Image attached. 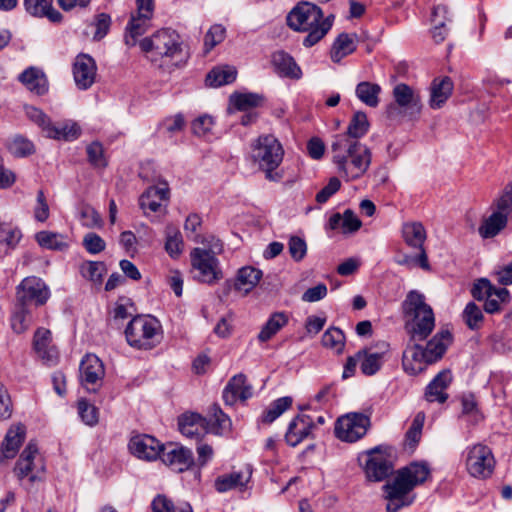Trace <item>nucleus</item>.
Instances as JSON below:
<instances>
[{
    "mask_svg": "<svg viewBox=\"0 0 512 512\" xmlns=\"http://www.w3.org/2000/svg\"><path fill=\"white\" fill-rule=\"evenodd\" d=\"M151 16L142 14L132 15L127 26V33L125 35V43L128 46H134L138 36L144 34L150 27Z\"/></svg>",
    "mask_w": 512,
    "mask_h": 512,
    "instance_id": "39",
    "label": "nucleus"
},
{
    "mask_svg": "<svg viewBox=\"0 0 512 512\" xmlns=\"http://www.w3.org/2000/svg\"><path fill=\"white\" fill-rule=\"evenodd\" d=\"M161 460L176 472H184L194 464L193 452L181 445L170 444L163 447Z\"/></svg>",
    "mask_w": 512,
    "mask_h": 512,
    "instance_id": "17",
    "label": "nucleus"
},
{
    "mask_svg": "<svg viewBox=\"0 0 512 512\" xmlns=\"http://www.w3.org/2000/svg\"><path fill=\"white\" fill-rule=\"evenodd\" d=\"M382 347L383 349L379 352H372L370 349H362L358 351L360 369L364 375L371 376L380 370L383 364V357L389 350V345L387 343H383Z\"/></svg>",
    "mask_w": 512,
    "mask_h": 512,
    "instance_id": "27",
    "label": "nucleus"
},
{
    "mask_svg": "<svg viewBox=\"0 0 512 512\" xmlns=\"http://www.w3.org/2000/svg\"><path fill=\"white\" fill-rule=\"evenodd\" d=\"M462 318L466 325L470 329L474 330L481 326L483 322V313L481 308L474 302H469L462 313Z\"/></svg>",
    "mask_w": 512,
    "mask_h": 512,
    "instance_id": "56",
    "label": "nucleus"
},
{
    "mask_svg": "<svg viewBox=\"0 0 512 512\" xmlns=\"http://www.w3.org/2000/svg\"><path fill=\"white\" fill-rule=\"evenodd\" d=\"M322 345L340 354L345 345V336L340 329L329 328L322 335Z\"/></svg>",
    "mask_w": 512,
    "mask_h": 512,
    "instance_id": "51",
    "label": "nucleus"
},
{
    "mask_svg": "<svg viewBox=\"0 0 512 512\" xmlns=\"http://www.w3.org/2000/svg\"><path fill=\"white\" fill-rule=\"evenodd\" d=\"M508 218L493 211V213L483 220L478 228L480 236L484 239L493 238L498 235L507 225Z\"/></svg>",
    "mask_w": 512,
    "mask_h": 512,
    "instance_id": "40",
    "label": "nucleus"
},
{
    "mask_svg": "<svg viewBox=\"0 0 512 512\" xmlns=\"http://www.w3.org/2000/svg\"><path fill=\"white\" fill-rule=\"evenodd\" d=\"M288 323V318L284 313H273L258 334L260 342H267L275 336L281 328Z\"/></svg>",
    "mask_w": 512,
    "mask_h": 512,
    "instance_id": "43",
    "label": "nucleus"
},
{
    "mask_svg": "<svg viewBox=\"0 0 512 512\" xmlns=\"http://www.w3.org/2000/svg\"><path fill=\"white\" fill-rule=\"evenodd\" d=\"M106 273V267L103 262L85 261L80 265V274L85 279L100 284Z\"/></svg>",
    "mask_w": 512,
    "mask_h": 512,
    "instance_id": "50",
    "label": "nucleus"
},
{
    "mask_svg": "<svg viewBox=\"0 0 512 512\" xmlns=\"http://www.w3.org/2000/svg\"><path fill=\"white\" fill-rule=\"evenodd\" d=\"M207 419L197 413L183 414L179 417L178 425L180 432L188 437L194 438L206 432Z\"/></svg>",
    "mask_w": 512,
    "mask_h": 512,
    "instance_id": "31",
    "label": "nucleus"
},
{
    "mask_svg": "<svg viewBox=\"0 0 512 512\" xmlns=\"http://www.w3.org/2000/svg\"><path fill=\"white\" fill-rule=\"evenodd\" d=\"M31 323L30 312L26 305L18 303L16 310L11 317L12 329L20 334L26 331Z\"/></svg>",
    "mask_w": 512,
    "mask_h": 512,
    "instance_id": "52",
    "label": "nucleus"
},
{
    "mask_svg": "<svg viewBox=\"0 0 512 512\" xmlns=\"http://www.w3.org/2000/svg\"><path fill=\"white\" fill-rule=\"evenodd\" d=\"M356 50V35L341 33L333 43L330 56L333 62L338 63L344 57Z\"/></svg>",
    "mask_w": 512,
    "mask_h": 512,
    "instance_id": "36",
    "label": "nucleus"
},
{
    "mask_svg": "<svg viewBox=\"0 0 512 512\" xmlns=\"http://www.w3.org/2000/svg\"><path fill=\"white\" fill-rule=\"evenodd\" d=\"M261 278V270L251 266L242 267L237 273L235 289L248 293L259 283Z\"/></svg>",
    "mask_w": 512,
    "mask_h": 512,
    "instance_id": "37",
    "label": "nucleus"
},
{
    "mask_svg": "<svg viewBox=\"0 0 512 512\" xmlns=\"http://www.w3.org/2000/svg\"><path fill=\"white\" fill-rule=\"evenodd\" d=\"M287 23L295 31L308 32L303 40L308 48L318 43L332 27L330 17L323 18L322 10L309 2L297 5L288 14Z\"/></svg>",
    "mask_w": 512,
    "mask_h": 512,
    "instance_id": "4",
    "label": "nucleus"
},
{
    "mask_svg": "<svg viewBox=\"0 0 512 512\" xmlns=\"http://www.w3.org/2000/svg\"><path fill=\"white\" fill-rule=\"evenodd\" d=\"M37 453V445L33 442H29L21 453L14 469V472L19 479L28 477L30 482H34L39 479L38 473L34 472V458Z\"/></svg>",
    "mask_w": 512,
    "mask_h": 512,
    "instance_id": "25",
    "label": "nucleus"
},
{
    "mask_svg": "<svg viewBox=\"0 0 512 512\" xmlns=\"http://www.w3.org/2000/svg\"><path fill=\"white\" fill-rule=\"evenodd\" d=\"M452 340V334L445 329L436 333L425 346L419 341H409L402 356L403 370L412 376L424 372L429 365L442 359Z\"/></svg>",
    "mask_w": 512,
    "mask_h": 512,
    "instance_id": "3",
    "label": "nucleus"
},
{
    "mask_svg": "<svg viewBox=\"0 0 512 512\" xmlns=\"http://www.w3.org/2000/svg\"><path fill=\"white\" fill-rule=\"evenodd\" d=\"M151 506L153 512H192V508L189 504L175 506L173 501L165 495L155 497Z\"/></svg>",
    "mask_w": 512,
    "mask_h": 512,
    "instance_id": "54",
    "label": "nucleus"
},
{
    "mask_svg": "<svg viewBox=\"0 0 512 512\" xmlns=\"http://www.w3.org/2000/svg\"><path fill=\"white\" fill-rule=\"evenodd\" d=\"M35 239L39 246L49 250L64 251L69 247L67 236L57 232L40 231Z\"/></svg>",
    "mask_w": 512,
    "mask_h": 512,
    "instance_id": "38",
    "label": "nucleus"
},
{
    "mask_svg": "<svg viewBox=\"0 0 512 512\" xmlns=\"http://www.w3.org/2000/svg\"><path fill=\"white\" fill-rule=\"evenodd\" d=\"M495 212L508 216L512 213V182L506 185L501 195L494 201Z\"/></svg>",
    "mask_w": 512,
    "mask_h": 512,
    "instance_id": "57",
    "label": "nucleus"
},
{
    "mask_svg": "<svg viewBox=\"0 0 512 512\" xmlns=\"http://www.w3.org/2000/svg\"><path fill=\"white\" fill-rule=\"evenodd\" d=\"M237 76L235 67L224 65L212 69L206 77V83L212 87H219L222 85L232 83Z\"/></svg>",
    "mask_w": 512,
    "mask_h": 512,
    "instance_id": "41",
    "label": "nucleus"
},
{
    "mask_svg": "<svg viewBox=\"0 0 512 512\" xmlns=\"http://www.w3.org/2000/svg\"><path fill=\"white\" fill-rule=\"evenodd\" d=\"M50 292L44 281L38 277H27L17 287V301L28 305L35 303L40 306L46 303Z\"/></svg>",
    "mask_w": 512,
    "mask_h": 512,
    "instance_id": "15",
    "label": "nucleus"
},
{
    "mask_svg": "<svg viewBox=\"0 0 512 512\" xmlns=\"http://www.w3.org/2000/svg\"><path fill=\"white\" fill-rule=\"evenodd\" d=\"M81 130L77 123L65 121L58 124L48 123L45 126V134L49 138L72 141L80 136Z\"/></svg>",
    "mask_w": 512,
    "mask_h": 512,
    "instance_id": "33",
    "label": "nucleus"
},
{
    "mask_svg": "<svg viewBox=\"0 0 512 512\" xmlns=\"http://www.w3.org/2000/svg\"><path fill=\"white\" fill-rule=\"evenodd\" d=\"M166 242L165 250L172 257L177 258L183 251V238L180 231L172 226L168 225L165 229Z\"/></svg>",
    "mask_w": 512,
    "mask_h": 512,
    "instance_id": "46",
    "label": "nucleus"
},
{
    "mask_svg": "<svg viewBox=\"0 0 512 512\" xmlns=\"http://www.w3.org/2000/svg\"><path fill=\"white\" fill-rule=\"evenodd\" d=\"M51 332L45 328H39L34 334L33 345L36 353L45 361L55 363L57 350L51 345Z\"/></svg>",
    "mask_w": 512,
    "mask_h": 512,
    "instance_id": "29",
    "label": "nucleus"
},
{
    "mask_svg": "<svg viewBox=\"0 0 512 512\" xmlns=\"http://www.w3.org/2000/svg\"><path fill=\"white\" fill-rule=\"evenodd\" d=\"M465 464L471 476L485 479L490 477L493 473L495 458L492 450L488 446L475 444L466 449Z\"/></svg>",
    "mask_w": 512,
    "mask_h": 512,
    "instance_id": "11",
    "label": "nucleus"
},
{
    "mask_svg": "<svg viewBox=\"0 0 512 512\" xmlns=\"http://www.w3.org/2000/svg\"><path fill=\"white\" fill-rule=\"evenodd\" d=\"M169 199V188L166 182L159 186L149 187L139 198V205L145 214L159 212L163 202Z\"/></svg>",
    "mask_w": 512,
    "mask_h": 512,
    "instance_id": "21",
    "label": "nucleus"
},
{
    "mask_svg": "<svg viewBox=\"0 0 512 512\" xmlns=\"http://www.w3.org/2000/svg\"><path fill=\"white\" fill-rule=\"evenodd\" d=\"M288 251L292 259L301 261L307 253V244L303 238L292 236L288 242Z\"/></svg>",
    "mask_w": 512,
    "mask_h": 512,
    "instance_id": "64",
    "label": "nucleus"
},
{
    "mask_svg": "<svg viewBox=\"0 0 512 512\" xmlns=\"http://www.w3.org/2000/svg\"><path fill=\"white\" fill-rule=\"evenodd\" d=\"M451 371L444 369L440 371L425 389V399L428 402L444 403L448 399L446 389L452 383Z\"/></svg>",
    "mask_w": 512,
    "mask_h": 512,
    "instance_id": "23",
    "label": "nucleus"
},
{
    "mask_svg": "<svg viewBox=\"0 0 512 512\" xmlns=\"http://www.w3.org/2000/svg\"><path fill=\"white\" fill-rule=\"evenodd\" d=\"M225 28L220 24L213 25L204 37V53H209L225 39Z\"/></svg>",
    "mask_w": 512,
    "mask_h": 512,
    "instance_id": "58",
    "label": "nucleus"
},
{
    "mask_svg": "<svg viewBox=\"0 0 512 512\" xmlns=\"http://www.w3.org/2000/svg\"><path fill=\"white\" fill-rule=\"evenodd\" d=\"M430 475L431 469L425 461H414L398 469L383 486L386 511L398 512L410 506L415 500L414 488L425 483Z\"/></svg>",
    "mask_w": 512,
    "mask_h": 512,
    "instance_id": "1",
    "label": "nucleus"
},
{
    "mask_svg": "<svg viewBox=\"0 0 512 512\" xmlns=\"http://www.w3.org/2000/svg\"><path fill=\"white\" fill-rule=\"evenodd\" d=\"M19 80L28 90L44 95L48 91V80L44 72L35 67H29L19 75Z\"/></svg>",
    "mask_w": 512,
    "mask_h": 512,
    "instance_id": "30",
    "label": "nucleus"
},
{
    "mask_svg": "<svg viewBox=\"0 0 512 512\" xmlns=\"http://www.w3.org/2000/svg\"><path fill=\"white\" fill-rule=\"evenodd\" d=\"M356 96L369 107H376L379 104L381 87L378 84L368 81L360 82L356 86Z\"/></svg>",
    "mask_w": 512,
    "mask_h": 512,
    "instance_id": "44",
    "label": "nucleus"
},
{
    "mask_svg": "<svg viewBox=\"0 0 512 512\" xmlns=\"http://www.w3.org/2000/svg\"><path fill=\"white\" fill-rule=\"evenodd\" d=\"M509 300V291L504 287L497 288L491 293V297H487L485 299L484 310L487 313H496L500 311L501 305L508 303Z\"/></svg>",
    "mask_w": 512,
    "mask_h": 512,
    "instance_id": "53",
    "label": "nucleus"
},
{
    "mask_svg": "<svg viewBox=\"0 0 512 512\" xmlns=\"http://www.w3.org/2000/svg\"><path fill=\"white\" fill-rule=\"evenodd\" d=\"M25 438V429L23 426L18 425L16 427L10 428L4 441L2 443L0 460L2 459H10L15 457L17 454L19 447Z\"/></svg>",
    "mask_w": 512,
    "mask_h": 512,
    "instance_id": "34",
    "label": "nucleus"
},
{
    "mask_svg": "<svg viewBox=\"0 0 512 512\" xmlns=\"http://www.w3.org/2000/svg\"><path fill=\"white\" fill-rule=\"evenodd\" d=\"M78 413L85 424L94 426L98 423V409L87 401L80 400L78 402Z\"/></svg>",
    "mask_w": 512,
    "mask_h": 512,
    "instance_id": "61",
    "label": "nucleus"
},
{
    "mask_svg": "<svg viewBox=\"0 0 512 512\" xmlns=\"http://www.w3.org/2000/svg\"><path fill=\"white\" fill-rule=\"evenodd\" d=\"M26 11L34 17L47 18L53 23L62 21V14L53 7V0H24Z\"/></svg>",
    "mask_w": 512,
    "mask_h": 512,
    "instance_id": "28",
    "label": "nucleus"
},
{
    "mask_svg": "<svg viewBox=\"0 0 512 512\" xmlns=\"http://www.w3.org/2000/svg\"><path fill=\"white\" fill-rule=\"evenodd\" d=\"M79 214L82 225L87 228L99 227L102 224L101 216L90 205L83 204L79 209Z\"/></svg>",
    "mask_w": 512,
    "mask_h": 512,
    "instance_id": "59",
    "label": "nucleus"
},
{
    "mask_svg": "<svg viewBox=\"0 0 512 512\" xmlns=\"http://www.w3.org/2000/svg\"><path fill=\"white\" fill-rule=\"evenodd\" d=\"M230 102L241 111L257 107L262 102V97L255 93H238L230 97Z\"/></svg>",
    "mask_w": 512,
    "mask_h": 512,
    "instance_id": "55",
    "label": "nucleus"
},
{
    "mask_svg": "<svg viewBox=\"0 0 512 512\" xmlns=\"http://www.w3.org/2000/svg\"><path fill=\"white\" fill-rule=\"evenodd\" d=\"M164 445L150 435H136L129 442V449L136 457L152 461L161 457Z\"/></svg>",
    "mask_w": 512,
    "mask_h": 512,
    "instance_id": "19",
    "label": "nucleus"
},
{
    "mask_svg": "<svg viewBox=\"0 0 512 512\" xmlns=\"http://www.w3.org/2000/svg\"><path fill=\"white\" fill-rule=\"evenodd\" d=\"M128 344L139 350H150L162 339V328L159 321L150 316H135L125 329Z\"/></svg>",
    "mask_w": 512,
    "mask_h": 512,
    "instance_id": "7",
    "label": "nucleus"
},
{
    "mask_svg": "<svg viewBox=\"0 0 512 512\" xmlns=\"http://www.w3.org/2000/svg\"><path fill=\"white\" fill-rule=\"evenodd\" d=\"M250 477L251 471L249 469L246 472L233 471L219 476L215 480V488L218 492H226L237 487H244L249 482Z\"/></svg>",
    "mask_w": 512,
    "mask_h": 512,
    "instance_id": "35",
    "label": "nucleus"
},
{
    "mask_svg": "<svg viewBox=\"0 0 512 512\" xmlns=\"http://www.w3.org/2000/svg\"><path fill=\"white\" fill-rule=\"evenodd\" d=\"M284 150L281 143L273 135H262L252 146V158L259 168L265 172L269 181H280L283 173L276 171L281 164Z\"/></svg>",
    "mask_w": 512,
    "mask_h": 512,
    "instance_id": "6",
    "label": "nucleus"
},
{
    "mask_svg": "<svg viewBox=\"0 0 512 512\" xmlns=\"http://www.w3.org/2000/svg\"><path fill=\"white\" fill-rule=\"evenodd\" d=\"M9 150L15 156L24 157L34 152V145L28 139L16 136L9 143Z\"/></svg>",
    "mask_w": 512,
    "mask_h": 512,
    "instance_id": "60",
    "label": "nucleus"
},
{
    "mask_svg": "<svg viewBox=\"0 0 512 512\" xmlns=\"http://www.w3.org/2000/svg\"><path fill=\"white\" fill-rule=\"evenodd\" d=\"M402 233L406 244L419 250L418 255L407 258L406 261L419 266L423 270L429 271L430 264L427 253L423 247L426 239V230L424 226L420 222L405 223L402 228Z\"/></svg>",
    "mask_w": 512,
    "mask_h": 512,
    "instance_id": "13",
    "label": "nucleus"
},
{
    "mask_svg": "<svg viewBox=\"0 0 512 512\" xmlns=\"http://www.w3.org/2000/svg\"><path fill=\"white\" fill-rule=\"evenodd\" d=\"M404 316L407 318L406 329L411 342L425 340L435 327L432 308L425 302L423 294L410 291L402 303Z\"/></svg>",
    "mask_w": 512,
    "mask_h": 512,
    "instance_id": "5",
    "label": "nucleus"
},
{
    "mask_svg": "<svg viewBox=\"0 0 512 512\" xmlns=\"http://www.w3.org/2000/svg\"><path fill=\"white\" fill-rule=\"evenodd\" d=\"M83 247L90 254H98L104 251L106 247L105 241L96 233H88L83 237Z\"/></svg>",
    "mask_w": 512,
    "mask_h": 512,
    "instance_id": "63",
    "label": "nucleus"
},
{
    "mask_svg": "<svg viewBox=\"0 0 512 512\" xmlns=\"http://www.w3.org/2000/svg\"><path fill=\"white\" fill-rule=\"evenodd\" d=\"M453 82L450 77H437L430 86L429 105L432 109L441 108L453 92Z\"/></svg>",
    "mask_w": 512,
    "mask_h": 512,
    "instance_id": "26",
    "label": "nucleus"
},
{
    "mask_svg": "<svg viewBox=\"0 0 512 512\" xmlns=\"http://www.w3.org/2000/svg\"><path fill=\"white\" fill-rule=\"evenodd\" d=\"M271 64L274 72L280 77L298 80L302 76V71L294 58L282 50L272 54Z\"/></svg>",
    "mask_w": 512,
    "mask_h": 512,
    "instance_id": "24",
    "label": "nucleus"
},
{
    "mask_svg": "<svg viewBox=\"0 0 512 512\" xmlns=\"http://www.w3.org/2000/svg\"><path fill=\"white\" fill-rule=\"evenodd\" d=\"M370 426V418L362 413H348L338 418L335 435L345 442H355L362 438Z\"/></svg>",
    "mask_w": 512,
    "mask_h": 512,
    "instance_id": "12",
    "label": "nucleus"
},
{
    "mask_svg": "<svg viewBox=\"0 0 512 512\" xmlns=\"http://www.w3.org/2000/svg\"><path fill=\"white\" fill-rule=\"evenodd\" d=\"M314 428L315 423L310 415L298 414L288 425L285 441L288 445L296 447L311 435Z\"/></svg>",
    "mask_w": 512,
    "mask_h": 512,
    "instance_id": "20",
    "label": "nucleus"
},
{
    "mask_svg": "<svg viewBox=\"0 0 512 512\" xmlns=\"http://www.w3.org/2000/svg\"><path fill=\"white\" fill-rule=\"evenodd\" d=\"M21 238L20 229L7 223H0V248H3L5 253L14 249Z\"/></svg>",
    "mask_w": 512,
    "mask_h": 512,
    "instance_id": "45",
    "label": "nucleus"
},
{
    "mask_svg": "<svg viewBox=\"0 0 512 512\" xmlns=\"http://www.w3.org/2000/svg\"><path fill=\"white\" fill-rule=\"evenodd\" d=\"M394 103L387 107L389 117L399 115L408 116L410 119L420 115L422 109L421 97L412 87L405 83H399L393 88Z\"/></svg>",
    "mask_w": 512,
    "mask_h": 512,
    "instance_id": "10",
    "label": "nucleus"
},
{
    "mask_svg": "<svg viewBox=\"0 0 512 512\" xmlns=\"http://www.w3.org/2000/svg\"><path fill=\"white\" fill-rule=\"evenodd\" d=\"M209 424H206V432L215 435H226L231 431L232 422L230 418L214 404L209 410V418H206Z\"/></svg>",
    "mask_w": 512,
    "mask_h": 512,
    "instance_id": "32",
    "label": "nucleus"
},
{
    "mask_svg": "<svg viewBox=\"0 0 512 512\" xmlns=\"http://www.w3.org/2000/svg\"><path fill=\"white\" fill-rule=\"evenodd\" d=\"M425 421V414L419 412L414 417L412 424L405 435V446L410 450H414L419 443L422 435V429Z\"/></svg>",
    "mask_w": 512,
    "mask_h": 512,
    "instance_id": "49",
    "label": "nucleus"
},
{
    "mask_svg": "<svg viewBox=\"0 0 512 512\" xmlns=\"http://www.w3.org/2000/svg\"><path fill=\"white\" fill-rule=\"evenodd\" d=\"M330 150L338 174L346 181L361 178L371 164V150L347 135L334 136Z\"/></svg>",
    "mask_w": 512,
    "mask_h": 512,
    "instance_id": "2",
    "label": "nucleus"
},
{
    "mask_svg": "<svg viewBox=\"0 0 512 512\" xmlns=\"http://www.w3.org/2000/svg\"><path fill=\"white\" fill-rule=\"evenodd\" d=\"M292 398L289 396L281 397L273 401L262 415V422L270 424L288 410L292 405Z\"/></svg>",
    "mask_w": 512,
    "mask_h": 512,
    "instance_id": "47",
    "label": "nucleus"
},
{
    "mask_svg": "<svg viewBox=\"0 0 512 512\" xmlns=\"http://www.w3.org/2000/svg\"><path fill=\"white\" fill-rule=\"evenodd\" d=\"M190 261L195 272L194 277L199 282L211 285L223 278L220 262L214 251L196 247L190 252Z\"/></svg>",
    "mask_w": 512,
    "mask_h": 512,
    "instance_id": "9",
    "label": "nucleus"
},
{
    "mask_svg": "<svg viewBox=\"0 0 512 512\" xmlns=\"http://www.w3.org/2000/svg\"><path fill=\"white\" fill-rule=\"evenodd\" d=\"M140 47L142 51L150 54L152 61L163 58L172 59L182 53L180 36L171 29L158 30L151 37L142 39Z\"/></svg>",
    "mask_w": 512,
    "mask_h": 512,
    "instance_id": "8",
    "label": "nucleus"
},
{
    "mask_svg": "<svg viewBox=\"0 0 512 512\" xmlns=\"http://www.w3.org/2000/svg\"><path fill=\"white\" fill-rule=\"evenodd\" d=\"M244 374L233 376L223 390L226 405H234L238 400L246 401L252 396V387L246 383Z\"/></svg>",
    "mask_w": 512,
    "mask_h": 512,
    "instance_id": "22",
    "label": "nucleus"
},
{
    "mask_svg": "<svg viewBox=\"0 0 512 512\" xmlns=\"http://www.w3.org/2000/svg\"><path fill=\"white\" fill-rule=\"evenodd\" d=\"M447 15L448 8L445 5H438L433 9L432 22L434 26L432 29V37L436 43H441L446 38V21L450 20Z\"/></svg>",
    "mask_w": 512,
    "mask_h": 512,
    "instance_id": "42",
    "label": "nucleus"
},
{
    "mask_svg": "<svg viewBox=\"0 0 512 512\" xmlns=\"http://www.w3.org/2000/svg\"><path fill=\"white\" fill-rule=\"evenodd\" d=\"M105 369L102 361L94 354H87L80 363V379L82 385L91 391L102 384Z\"/></svg>",
    "mask_w": 512,
    "mask_h": 512,
    "instance_id": "16",
    "label": "nucleus"
},
{
    "mask_svg": "<svg viewBox=\"0 0 512 512\" xmlns=\"http://www.w3.org/2000/svg\"><path fill=\"white\" fill-rule=\"evenodd\" d=\"M96 72L95 60L90 55L81 53L76 56L73 63V77L79 89L90 88L95 82Z\"/></svg>",
    "mask_w": 512,
    "mask_h": 512,
    "instance_id": "18",
    "label": "nucleus"
},
{
    "mask_svg": "<svg viewBox=\"0 0 512 512\" xmlns=\"http://www.w3.org/2000/svg\"><path fill=\"white\" fill-rule=\"evenodd\" d=\"M393 471L391 449L378 446L368 451V459L365 464V474L371 481H382Z\"/></svg>",
    "mask_w": 512,
    "mask_h": 512,
    "instance_id": "14",
    "label": "nucleus"
},
{
    "mask_svg": "<svg viewBox=\"0 0 512 512\" xmlns=\"http://www.w3.org/2000/svg\"><path fill=\"white\" fill-rule=\"evenodd\" d=\"M368 128L369 123L366 114L359 111L353 115L346 133H342L341 135H347L353 139L359 140L368 132Z\"/></svg>",
    "mask_w": 512,
    "mask_h": 512,
    "instance_id": "48",
    "label": "nucleus"
},
{
    "mask_svg": "<svg viewBox=\"0 0 512 512\" xmlns=\"http://www.w3.org/2000/svg\"><path fill=\"white\" fill-rule=\"evenodd\" d=\"M87 156L89 162L95 167L104 168L107 165L103 146L99 142H93L87 146Z\"/></svg>",
    "mask_w": 512,
    "mask_h": 512,
    "instance_id": "62",
    "label": "nucleus"
}]
</instances>
